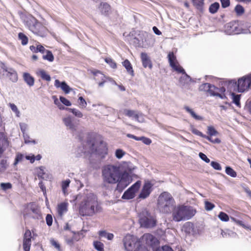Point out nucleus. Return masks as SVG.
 Listing matches in <instances>:
<instances>
[{
  "mask_svg": "<svg viewBox=\"0 0 251 251\" xmlns=\"http://www.w3.org/2000/svg\"><path fill=\"white\" fill-rule=\"evenodd\" d=\"M182 230L185 232L187 235L194 234L195 232L194 225L191 222H186L183 225Z\"/></svg>",
  "mask_w": 251,
  "mask_h": 251,
  "instance_id": "20",
  "label": "nucleus"
},
{
  "mask_svg": "<svg viewBox=\"0 0 251 251\" xmlns=\"http://www.w3.org/2000/svg\"><path fill=\"white\" fill-rule=\"evenodd\" d=\"M64 239L65 242L69 246L73 247L74 246L75 243V240H74V237L73 235L72 236H69L68 235H65Z\"/></svg>",
  "mask_w": 251,
  "mask_h": 251,
  "instance_id": "32",
  "label": "nucleus"
},
{
  "mask_svg": "<svg viewBox=\"0 0 251 251\" xmlns=\"http://www.w3.org/2000/svg\"><path fill=\"white\" fill-rule=\"evenodd\" d=\"M0 165L1 167V168L6 169L8 166L7 160L5 159H2L0 161Z\"/></svg>",
  "mask_w": 251,
  "mask_h": 251,
  "instance_id": "64",
  "label": "nucleus"
},
{
  "mask_svg": "<svg viewBox=\"0 0 251 251\" xmlns=\"http://www.w3.org/2000/svg\"><path fill=\"white\" fill-rule=\"evenodd\" d=\"M93 245L95 249L98 251H104V245L102 243L98 241H94Z\"/></svg>",
  "mask_w": 251,
  "mask_h": 251,
  "instance_id": "38",
  "label": "nucleus"
},
{
  "mask_svg": "<svg viewBox=\"0 0 251 251\" xmlns=\"http://www.w3.org/2000/svg\"><path fill=\"white\" fill-rule=\"evenodd\" d=\"M140 141H142L143 143L147 145H149L151 143V140L150 138L144 136L141 137Z\"/></svg>",
  "mask_w": 251,
  "mask_h": 251,
  "instance_id": "57",
  "label": "nucleus"
},
{
  "mask_svg": "<svg viewBox=\"0 0 251 251\" xmlns=\"http://www.w3.org/2000/svg\"><path fill=\"white\" fill-rule=\"evenodd\" d=\"M69 179L63 181L61 183V187L63 194L65 195L67 194V189L69 186L70 183Z\"/></svg>",
  "mask_w": 251,
  "mask_h": 251,
  "instance_id": "37",
  "label": "nucleus"
},
{
  "mask_svg": "<svg viewBox=\"0 0 251 251\" xmlns=\"http://www.w3.org/2000/svg\"><path fill=\"white\" fill-rule=\"evenodd\" d=\"M82 147H79L81 152L79 153L80 155L82 154H86L96 153L99 155L101 158H105L108 153V148L105 142L102 140L99 142H94L91 140H88L84 145L83 143Z\"/></svg>",
  "mask_w": 251,
  "mask_h": 251,
  "instance_id": "2",
  "label": "nucleus"
},
{
  "mask_svg": "<svg viewBox=\"0 0 251 251\" xmlns=\"http://www.w3.org/2000/svg\"><path fill=\"white\" fill-rule=\"evenodd\" d=\"M141 58L143 66L144 68L149 67L150 69L152 68L151 61L146 53L142 52L141 53Z\"/></svg>",
  "mask_w": 251,
  "mask_h": 251,
  "instance_id": "22",
  "label": "nucleus"
},
{
  "mask_svg": "<svg viewBox=\"0 0 251 251\" xmlns=\"http://www.w3.org/2000/svg\"><path fill=\"white\" fill-rule=\"evenodd\" d=\"M218 217L223 222H227L229 220L228 215L224 212H220L218 215Z\"/></svg>",
  "mask_w": 251,
  "mask_h": 251,
  "instance_id": "41",
  "label": "nucleus"
},
{
  "mask_svg": "<svg viewBox=\"0 0 251 251\" xmlns=\"http://www.w3.org/2000/svg\"><path fill=\"white\" fill-rule=\"evenodd\" d=\"M141 182L140 180L137 181L131 185L123 194L122 198L124 200H130L135 197V193L138 191L141 186Z\"/></svg>",
  "mask_w": 251,
  "mask_h": 251,
  "instance_id": "15",
  "label": "nucleus"
},
{
  "mask_svg": "<svg viewBox=\"0 0 251 251\" xmlns=\"http://www.w3.org/2000/svg\"><path fill=\"white\" fill-rule=\"evenodd\" d=\"M139 222L141 227L151 228L156 226L157 220L155 215L148 210H143L139 214Z\"/></svg>",
  "mask_w": 251,
  "mask_h": 251,
  "instance_id": "9",
  "label": "nucleus"
},
{
  "mask_svg": "<svg viewBox=\"0 0 251 251\" xmlns=\"http://www.w3.org/2000/svg\"><path fill=\"white\" fill-rule=\"evenodd\" d=\"M222 7L223 8H226L230 5L229 0H220Z\"/></svg>",
  "mask_w": 251,
  "mask_h": 251,
  "instance_id": "58",
  "label": "nucleus"
},
{
  "mask_svg": "<svg viewBox=\"0 0 251 251\" xmlns=\"http://www.w3.org/2000/svg\"><path fill=\"white\" fill-rule=\"evenodd\" d=\"M70 112L72 113L75 116L78 118H82V113L78 109L75 108H67Z\"/></svg>",
  "mask_w": 251,
  "mask_h": 251,
  "instance_id": "39",
  "label": "nucleus"
},
{
  "mask_svg": "<svg viewBox=\"0 0 251 251\" xmlns=\"http://www.w3.org/2000/svg\"><path fill=\"white\" fill-rule=\"evenodd\" d=\"M225 32L227 35L250 33L251 25L250 23H245L239 26L236 22H231L225 25Z\"/></svg>",
  "mask_w": 251,
  "mask_h": 251,
  "instance_id": "8",
  "label": "nucleus"
},
{
  "mask_svg": "<svg viewBox=\"0 0 251 251\" xmlns=\"http://www.w3.org/2000/svg\"><path fill=\"white\" fill-rule=\"evenodd\" d=\"M231 98L232 100V102L234 103L237 106L240 107V98L241 95L236 94L234 93H231Z\"/></svg>",
  "mask_w": 251,
  "mask_h": 251,
  "instance_id": "28",
  "label": "nucleus"
},
{
  "mask_svg": "<svg viewBox=\"0 0 251 251\" xmlns=\"http://www.w3.org/2000/svg\"><path fill=\"white\" fill-rule=\"evenodd\" d=\"M24 138L25 140V142L26 144L30 143H33L34 144H35V140H30V137L28 136V135L25 133V134H23Z\"/></svg>",
  "mask_w": 251,
  "mask_h": 251,
  "instance_id": "55",
  "label": "nucleus"
},
{
  "mask_svg": "<svg viewBox=\"0 0 251 251\" xmlns=\"http://www.w3.org/2000/svg\"><path fill=\"white\" fill-rule=\"evenodd\" d=\"M105 61L113 69H116L117 68V65L116 62L112 59L111 58H106Z\"/></svg>",
  "mask_w": 251,
  "mask_h": 251,
  "instance_id": "45",
  "label": "nucleus"
},
{
  "mask_svg": "<svg viewBox=\"0 0 251 251\" xmlns=\"http://www.w3.org/2000/svg\"><path fill=\"white\" fill-rule=\"evenodd\" d=\"M31 233L29 230L25 231L23 241V248L25 251H30Z\"/></svg>",
  "mask_w": 251,
  "mask_h": 251,
  "instance_id": "18",
  "label": "nucleus"
},
{
  "mask_svg": "<svg viewBox=\"0 0 251 251\" xmlns=\"http://www.w3.org/2000/svg\"><path fill=\"white\" fill-rule=\"evenodd\" d=\"M168 58L170 66L178 73H181L183 75L179 79V83L181 87L183 89H190V82L194 81L186 73L184 69L179 65L174 52H170L168 54Z\"/></svg>",
  "mask_w": 251,
  "mask_h": 251,
  "instance_id": "3",
  "label": "nucleus"
},
{
  "mask_svg": "<svg viewBox=\"0 0 251 251\" xmlns=\"http://www.w3.org/2000/svg\"><path fill=\"white\" fill-rule=\"evenodd\" d=\"M68 203L63 202L59 204L57 206V210L58 215L62 216L65 213L68 211Z\"/></svg>",
  "mask_w": 251,
  "mask_h": 251,
  "instance_id": "23",
  "label": "nucleus"
},
{
  "mask_svg": "<svg viewBox=\"0 0 251 251\" xmlns=\"http://www.w3.org/2000/svg\"><path fill=\"white\" fill-rule=\"evenodd\" d=\"M45 53L46 54L43 56V58L44 60H47L50 62H52L54 60V56L51 51L47 50Z\"/></svg>",
  "mask_w": 251,
  "mask_h": 251,
  "instance_id": "35",
  "label": "nucleus"
},
{
  "mask_svg": "<svg viewBox=\"0 0 251 251\" xmlns=\"http://www.w3.org/2000/svg\"><path fill=\"white\" fill-rule=\"evenodd\" d=\"M0 75L8 78L13 82H16L18 81V77L16 71L1 61H0Z\"/></svg>",
  "mask_w": 251,
  "mask_h": 251,
  "instance_id": "13",
  "label": "nucleus"
},
{
  "mask_svg": "<svg viewBox=\"0 0 251 251\" xmlns=\"http://www.w3.org/2000/svg\"><path fill=\"white\" fill-rule=\"evenodd\" d=\"M60 101L65 105L70 106L72 105L71 102L66 98L63 96H60L59 98Z\"/></svg>",
  "mask_w": 251,
  "mask_h": 251,
  "instance_id": "50",
  "label": "nucleus"
},
{
  "mask_svg": "<svg viewBox=\"0 0 251 251\" xmlns=\"http://www.w3.org/2000/svg\"><path fill=\"white\" fill-rule=\"evenodd\" d=\"M37 75L40 76L42 79L50 81L51 80L50 75L47 74L46 71L44 70L40 69L36 73Z\"/></svg>",
  "mask_w": 251,
  "mask_h": 251,
  "instance_id": "27",
  "label": "nucleus"
},
{
  "mask_svg": "<svg viewBox=\"0 0 251 251\" xmlns=\"http://www.w3.org/2000/svg\"><path fill=\"white\" fill-rule=\"evenodd\" d=\"M184 109L195 120L198 121L203 120V118L201 116L197 115L195 112L188 106H185Z\"/></svg>",
  "mask_w": 251,
  "mask_h": 251,
  "instance_id": "26",
  "label": "nucleus"
},
{
  "mask_svg": "<svg viewBox=\"0 0 251 251\" xmlns=\"http://www.w3.org/2000/svg\"><path fill=\"white\" fill-rule=\"evenodd\" d=\"M226 173L232 177H235L237 176L236 172L230 166H226L225 170Z\"/></svg>",
  "mask_w": 251,
  "mask_h": 251,
  "instance_id": "36",
  "label": "nucleus"
},
{
  "mask_svg": "<svg viewBox=\"0 0 251 251\" xmlns=\"http://www.w3.org/2000/svg\"><path fill=\"white\" fill-rule=\"evenodd\" d=\"M50 243L51 245L54 246V247L56 248L58 251H60V246L58 243H57L53 239L50 240Z\"/></svg>",
  "mask_w": 251,
  "mask_h": 251,
  "instance_id": "62",
  "label": "nucleus"
},
{
  "mask_svg": "<svg viewBox=\"0 0 251 251\" xmlns=\"http://www.w3.org/2000/svg\"><path fill=\"white\" fill-rule=\"evenodd\" d=\"M212 136H207L204 135L203 138L206 139L208 141H209L210 142L213 143V144H219L221 143V140L219 138H216L214 139H212L211 137Z\"/></svg>",
  "mask_w": 251,
  "mask_h": 251,
  "instance_id": "44",
  "label": "nucleus"
},
{
  "mask_svg": "<svg viewBox=\"0 0 251 251\" xmlns=\"http://www.w3.org/2000/svg\"><path fill=\"white\" fill-rule=\"evenodd\" d=\"M211 166L215 170L220 171L222 170V167L220 164L216 161H212L210 163Z\"/></svg>",
  "mask_w": 251,
  "mask_h": 251,
  "instance_id": "51",
  "label": "nucleus"
},
{
  "mask_svg": "<svg viewBox=\"0 0 251 251\" xmlns=\"http://www.w3.org/2000/svg\"><path fill=\"white\" fill-rule=\"evenodd\" d=\"M79 100V105L82 108H85L87 106V102L82 97H79L78 98Z\"/></svg>",
  "mask_w": 251,
  "mask_h": 251,
  "instance_id": "56",
  "label": "nucleus"
},
{
  "mask_svg": "<svg viewBox=\"0 0 251 251\" xmlns=\"http://www.w3.org/2000/svg\"><path fill=\"white\" fill-rule=\"evenodd\" d=\"M234 11L238 16H242L245 12V9L241 4H237L234 8Z\"/></svg>",
  "mask_w": 251,
  "mask_h": 251,
  "instance_id": "34",
  "label": "nucleus"
},
{
  "mask_svg": "<svg viewBox=\"0 0 251 251\" xmlns=\"http://www.w3.org/2000/svg\"><path fill=\"white\" fill-rule=\"evenodd\" d=\"M18 38L21 41V44L22 45L25 46L27 45L28 41V38L24 33L20 32L18 34Z\"/></svg>",
  "mask_w": 251,
  "mask_h": 251,
  "instance_id": "33",
  "label": "nucleus"
},
{
  "mask_svg": "<svg viewBox=\"0 0 251 251\" xmlns=\"http://www.w3.org/2000/svg\"><path fill=\"white\" fill-rule=\"evenodd\" d=\"M194 5L199 10L201 11L203 9L204 0H192Z\"/></svg>",
  "mask_w": 251,
  "mask_h": 251,
  "instance_id": "30",
  "label": "nucleus"
},
{
  "mask_svg": "<svg viewBox=\"0 0 251 251\" xmlns=\"http://www.w3.org/2000/svg\"><path fill=\"white\" fill-rule=\"evenodd\" d=\"M210 86V83H204L201 85L199 87V90L200 91H204L207 93L208 88Z\"/></svg>",
  "mask_w": 251,
  "mask_h": 251,
  "instance_id": "47",
  "label": "nucleus"
},
{
  "mask_svg": "<svg viewBox=\"0 0 251 251\" xmlns=\"http://www.w3.org/2000/svg\"><path fill=\"white\" fill-rule=\"evenodd\" d=\"M191 131L193 134L199 136L203 138L204 137V134H203L201 132L196 128H193L191 130Z\"/></svg>",
  "mask_w": 251,
  "mask_h": 251,
  "instance_id": "59",
  "label": "nucleus"
},
{
  "mask_svg": "<svg viewBox=\"0 0 251 251\" xmlns=\"http://www.w3.org/2000/svg\"><path fill=\"white\" fill-rule=\"evenodd\" d=\"M54 86L57 88H60L66 94H69L71 90L70 86L65 81L60 82L58 79L55 80Z\"/></svg>",
  "mask_w": 251,
  "mask_h": 251,
  "instance_id": "19",
  "label": "nucleus"
},
{
  "mask_svg": "<svg viewBox=\"0 0 251 251\" xmlns=\"http://www.w3.org/2000/svg\"><path fill=\"white\" fill-rule=\"evenodd\" d=\"M110 9V5L107 3H104L103 4L102 8H101V13L104 15H107L108 12Z\"/></svg>",
  "mask_w": 251,
  "mask_h": 251,
  "instance_id": "42",
  "label": "nucleus"
},
{
  "mask_svg": "<svg viewBox=\"0 0 251 251\" xmlns=\"http://www.w3.org/2000/svg\"><path fill=\"white\" fill-rule=\"evenodd\" d=\"M24 158V155L22 153H18L16 154L15 158V161L13 165L16 166L20 162H21Z\"/></svg>",
  "mask_w": 251,
  "mask_h": 251,
  "instance_id": "46",
  "label": "nucleus"
},
{
  "mask_svg": "<svg viewBox=\"0 0 251 251\" xmlns=\"http://www.w3.org/2000/svg\"><path fill=\"white\" fill-rule=\"evenodd\" d=\"M134 169L128 168L122 170L120 165L108 164L102 168V177L103 182L109 184H117L115 190L121 193L132 182L129 173Z\"/></svg>",
  "mask_w": 251,
  "mask_h": 251,
  "instance_id": "1",
  "label": "nucleus"
},
{
  "mask_svg": "<svg viewBox=\"0 0 251 251\" xmlns=\"http://www.w3.org/2000/svg\"><path fill=\"white\" fill-rule=\"evenodd\" d=\"M123 242L126 251H134L140 247H144L133 236L129 234L124 238Z\"/></svg>",
  "mask_w": 251,
  "mask_h": 251,
  "instance_id": "14",
  "label": "nucleus"
},
{
  "mask_svg": "<svg viewBox=\"0 0 251 251\" xmlns=\"http://www.w3.org/2000/svg\"><path fill=\"white\" fill-rule=\"evenodd\" d=\"M1 188L3 191H6L8 189H11L12 188V184L10 182L7 183H1L0 184Z\"/></svg>",
  "mask_w": 251,
  "mask_h": 251,
  "instance_id": "49",
  "label": "nucleus"
},
{
  "mask_svg": "<svg viewBox=\"0 0 251 251\" xmlns=\"http://www.w3.org/2000/svg\"><path fill=\"white\" fill-rule=\"evenodd\" d=\"M63 122L67 127V129L70 130L72 134L78 137L81 142L82 141V134H83L84 130L78 128V122H76L74 118L71 116L64 118Z\"/></svg>",
  "mask_w": 251,
  "mask_h": 251,
  "instance_id": "10",
  "label": "nucleus"
},
{
  "mask_svg": "<svg viewBox=\"0 0 251 251\" xmlns=\"http://www.w3.org/2000/svg\"><path fill=\"white\" fill-rule=\"evenodd\" d=\"M126 152L122 149H117L115 151V156L118 159L122 158Z\"/></svg>",
  "mask_w": 251,
  "mask_h": 251,
  "instance_id": "48",
  "label": "nucleus"
},
{
  "mask_svg": "<svg viewBox=\"0 0 251 251\" xmlns=\"http://www.w3.org/2000/svg\"><path fill=\"white\" fill-rule=\"evenodd\" d=\"M47 225L50 226L52 224V217L50 214H47L46 217Z\"/></svg>",
  "mask_w": 251,
  "mask_h": 251,
  "instance_id": "54",
  "label": "nucleus"
},
{
  "mask_svg": "<svg viewBox=\"0 0 251 251\" xmlns=\"http://www.w3.org/2000/svg\"><path fill=\"white\" fill-rule=\"evenodd\" d=\"M99 235L101 237H105L109 240H111L114 237V235L111 233H107L105 230H100L99 232Z\"/></svg>",
  "mask_w": 251,
  "mask_h": 251,
  "instance_id": "31",
  "label": "nucleus"
},
{
  "mask_svg": "<svg viewBox=\"0 0 251 251\" xmlns=\"http://www.w3.org/2000/svg\"><path fill=\"white\" fill-rule=\"evenodd\" d=\"M123 65L126 70L127 73L130 75L132 76H134V71L133 70L132 65L128 59H126L122 62Z\"/></svg>",
  "mask_w": 251,
  "mask_h": 251,
  "instance_id": "25",
  "label": "nucleus"
},
{
  "mask_svg": "<svg viewBox=\"0 0 251 251\" xmlns=\"http://www.w3.org/2000/svg\"><path fill=\"white\" fill-rule=\"evenodd\" d=\"M218 90L219 88L210 84L207 93L211 96H217L222 99H224L226 97L225 94L219 93L218 92Z\"/></svg>",
  "mask_w": 251,
  "mask_h": 251,
  "instance_id": "21",
  "label": "nucleus"
},
{
  "mask_svg": "<svg viewBox=\"0 0 251 251\" xmlns=\"http://www.w3.org/2000/svg\"><path fill=\"white\" fill-rule=\"evenodd\" d=\"M158 208L163 213H170L176 208L175 201L172 195L167 192L162 193L158 197Z\"/></svg>",
  "mask_w": 251,
  "mask_h": 251,
  "instance_id": "5",
  "label": "nucleus"
},
{
  "mask_svg": "<svg viewBox=\"0 0 251 251\" xmlns=\"http://www.w3.org/2000/svg\"><path fill=\"white\" fill-rule=\"evenodd\" d=\"M24 23L25 26L36 35L44 37L47 33V27L31 15L25 17L24 19Z\"/></svg>",
  "mask_w": 251,
  "mask_h": 251,
  "instance_id": "6",
  "label": "nucleus"
},
{
  "mask_svg": "<svg viewBox=\"0 0 251 251\" xmlns=\"http://www.w3.org/2000/svg\"><path fill=\"white\" fill-rule=\"evenodd\" d=\"M152 186L150 181L145 182L139 195V198L144 199L149 197L152 191Z\"/></svg>",
  "mask_w": 251,
  "mask_h": 251,
  "instance_id": "17",
  "label": "nucleus"
},
{
  "mask_svg": "<svg viewBox=\"0 0 251 251\" xmlns=\"http://www.w3.org/2000/svg\"><path fill=\"white\" fill-rule=\"evenodd\" d=\"M199 156L201 160H202L206 163L210 162V159L207 157V156L204 153L202 152H200L199 154Z\"/></svg>",
  "mask_w": 251,
  "mask_h": 251,
  "instance_id": "53",
  "label": "nucleus"
},
{
  "mask_svg": "<svg viewBox=\"0 0 251 251\" xmlns=\"http://www.w3.org/2000/svg\"><path fill=\"white\" fill-rule=\"evenodd\" d=\"M46 50L42 45H38L37 47H36V50H37V52H41L42 53H44L45 52H46V50Z\"/></svg>",
  "mask_w": 251,
  "mask_h": 251,
  "instance_id": "60",
  "label": "nucleus"
},
{
  "mask_svg": "<svg viewBox=\"0 0 251 251\" xmlns=\"http://www.w3.org/2000/svg\"><path fill=\"white\" fill-rule=\"evenodd\" d=\"M44 169L45 167L44 166H40L36 168V170H37V176L39 178L43 179L44 178L43 176L45 174L44 172Z\"/></svg>",
  "mask_w": 251,
  "mask_h": 251,
  "instance_id": "40",
  "label": "nucleus"
},
{
  "mask_svg": "<svg viewBox=\"0 0 251 251\" xmlns=\"http://www.w3.org/2000/svg\"><path fill=\"white\" fill-rule=\"evenodd\" d=\"M24 217L25 219L31 218L37 220L43 219L39 208L33 203L27 205L24 211Z\"/></svg>",
  "mask_w": 251,
  "mask_h": 251,
  "instance_id": "11",
  "label": "nucleus"
},
{
  "mask_svg": "<svg viewBox=\"0 0 251 251\" xmlns=\"http://www.w3.org/2000/svg\"><path fill=\"white\" fill-rule=\"evenodd\" d=\"M194 207L188 205H179L172 212L173 220L176 222L191 219L196 213Z\"/></svg>",
  "mask_w": 251,
  "mask_h": 251,
  "instance_id": "4",
  "label": "nucleus"
},
{
  "mask_svg": "<svg viewBox=\"0 0 251 251\" xmlns=\"http://www.w3.org/2000/svg\"><path fill=\"white\" fill-rule=\"evenodd\" d=\"M207 133L210 136H214L218 134V131L212 126H209L207 127Z\"/></svg>",
  "mask_w": 251,
  "mask_h": 251,
  "instance_id": "43",
  "label": "nucleus"
},
{
  "mask_svg": "<svg viewBox=\"0 0 251 251\" xmlns=\"http://www.w3.org/2000/svg\"><path fill=\"white\" fill-rule=\"evenodd\" d=\"M23 78L25 82L30 87L32 86L34 84L35 79L28 73H24L23 74Z\"/></svg>",
  "mask_w": 251,
  "mask_h": 251,
  "instance_id": "24",
  "label": "nucleus"
},
{
  "mask_svg": "<svg viewBox=\"0 0 251 251\" xmlns=\"http://www.w3.org/2000/svg\"><path fill=\"white\" fill-rule=\"evenodd\" d=\"M214 206L215 205L213 203L208 201H205V208L206 210H211Z\"/></svg>",
  "mask_w": 251,
  "mask_h": 251,
  "instance_id": "52",
  "label": "nucleus"
},
{
  "mask_svg": "<svg viewBox=\"0 0 251 251\" xmlns=\"http://www.w3.org/2000/svg\"><path fill=\"white\" fill-rule=\"evenodd\" d=\"M220 8V4L217 2L212 3L209 7V11L211 14L216 13Z\"/></svg>",
  "mask_w": 251,
  "mask_h": 251,
  "instance_id": "29",
  "label": "nucleus"
},
{
  "mask_svg": "<svg viewBox=\"0 0 251 251\" xmlns=\"http://www.w3.org/2000/svg\"><path fill=\"white\" fill-rule=\"evenodd\" d=\"M71 232L73 234L74 240H75V242H77L82 238L76 232L72 231Z\"/></svg>",
  "mask_w": 251,
  "mask_h": 251,
  "instance_id": "61",
  "label": "nucleus"
},
{
  "mask_svg": "<svg viewBox=\"0 0 251 251\" xmlns=\"http://www.w3.org/2000/svg\"><path fill=\"white\" fill-rule=\"evenodd\" d=\"M97 205V199L94 195L87 196L80 203L79 213L82 216H92L95 213V207Z\"/></svg>",
  "mask_w": 251,
  "mask_h": 251,
  "instance_id": "7",
  "label": "nucleus"
},
{
  "mask_svg": "<svg viewBox=\"0 0 251 251\" xmlns=\"http://www.w3.org/2000/svg\"><path fill=\"white\" fill-rule=\"evenodd\" d=\"M156 251H174L173 249L168 246H164L162 247L161 250ZM178 251H185L184 250H180Z\"/></svg>",
  "mask_w": 251,
  "mask_h": 251,
  "instance_id": "63",
  "label": "nucleus"
},
{
  "mask_svg": "<svg viewBox=\"0 0 251 251\" xmlns=\"http://www.w3.org/2000/svg\"><path fill=\"white\" fill-rule=\"evenodd\" d=\"M229 82L237 86L239 92H244L248 90L251 87V73L239 78L237 83L235 80H230Z\"/></svg>",
  "mask_w": 251,
  "mask_h": 251,
  "instance_id": "12",
  "label": "nucleus"
},
{
  "mask_svg": "<svg viewBox=\"0 0 251 251\" xmlns=\"http://www.w3.org/2000/svg\"><path fill=\"white\" fill-rule=\"evenodd\" d=\"M122 113L126 116L133 118L139 122H142L143 121L144 118L143 114L138 111L124 109L122 110Z\"/></svg>",
  "mask_w": 251,
  "mask_h": 251,
  "instance_id": "16",
  "label": "nucleus"
}]
</instances>
